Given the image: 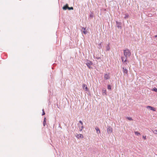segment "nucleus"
<instances>
[{
  "mask_svg": "<svg viewBox=\"0 0 157 157\" xmlns=\"http://www.w3.org/2000/svg\"><path fill=\"white\" fill-rule=\"evenodd\" d=\"M124 54L125 57L122 56L121 59L122 63L125 65L127 64L129 62L127 60V58L130 56L131 52L129 49H126L124 50Z\"/></svg>",
  "mask_w": 157,
  "mask_h": 157,
  "instance_id": "1",
  "label": "nucleus"
},
{
  "mask_svg": "<svg viewBox=\"0 0 157 157\" xmlns=\"http://www.w3.org/2000/svg\"><path fill=\"white\" fill-rule=\"evenodd\" d=\"M107 132L108 134H110L113 132V128L110 126H107Z\"/></svg>",
  "mask_w": 157,
  "mask_h": 157,
  "instance_id": "2",
  "label": "nucleus"
},
{
  "mask_svg": "<svg viewBox=\"0 0 157 157\" xmlns=\"http://www.w3.org/2000/svg\"><path fill=\"white\" fill-rule=\"evenodd\" d=\"M86 64L89 68H90V66L92 64V63L89 60H87L86 62Z\"/></svg>",
  "mask_w": 157,
  "mask_h": 157,
  "instance_id": "3",
  "label": "nucleus"
},
{
  "mask_svg": "<svg viewBox=\"0 0 157 157\" xmlns=\"http://www.w3.org/2000/svg\"><path fill=\"white\" fill-rule=\"evenodd\" d=\"M75 136L78 139H79L80 138H83V135L82 134H78L77 133H76Z\"/></svg>",
  "mask_w": 157,
  "mask_h": 157,
  "instance_id": "4",
  "label": "nucleus"
},
{
  "mask_svg": "<svg viewBox=\"0 0 157 157\" xmlns=\"http://www.w3.org/2000/svg\"><path fill=\"white\" fill-rule=\"evenodd\" d=\"M116 26L117 28H121V22H118L117 21H116Z\"/></svg>",
  "mask_w": 157,
  "mask_h": 157,
  "instance_id": "5",
  "label": "nucleus"
},
{
  "mask_svg": "<svg viewBox=\"0 0 157 157\" xmlns=\"http://www.w3.org/2000/svg\"><path fill=\"white\" fill-rule=\"evenodd\" d=\"M147 109L149 108L150 110H152L153 111H155L156 109H155L153 107H151V106H148L147 107Z\"/></svg>",
  "mask_w": 157,
  "mask_h": 157,
  "instance_id": "6",
  "label": "nucleus"
},
{
  "mask_svg": "<svg viewBox=\"0 0 157 157\" xmlns=\"http://www.w3.org/2000/svg\"><path fill=\"white\" fill-rule=\"evenodd\" d=\"M82 88L85 89V91H87L88 90V89L86 85L85 84H83L82 86Z\"/></svg>",
  "mask_w": 157,
  "mask_h": 157,
  "instance_id": "7",
  "label": "nucleus"
},
{
  "mask_svg": "<svg viewBox=\"0 0 157 157\" xmlns=\"http://www.w3.org/2000/svg\"><path fill=\"white\" fill-rule=\"evenodd\" d=\"M122 71L124 74H127L128 70L126 68L123 67L122 68Z\"/></svg>",
  "mask_w": 157,
  "mask_h": 157,
  "instance_id": "8",
  "label": "nucleus"
},
{
  "mask_svg": "<svg viewBox=\"0 0 157 157\" xmlns=\"http://www.w3.org/2000/svg\"><path fill=\"white\" fill-rule=\"evenodd\" d=\"M81 31L84 34H86L87 33V32L86 30V29L84 27H82L81 29Z\"/></svg>",
  "mask_w": 157,
  "mask_h": 157,
  "instance_id": "9",
  "label": "nucleus"
},
{
  "mask_svg": "<svg viewBox=\"0 0 157 157\" xmlns=\"http://www.w3.org/2000/svg\"><path fill=\"white\" fill-rule=\"evenodd\" d=\"M110 78L109 75L108 74H105V75L104 78L105 79L107 80L109 79Z\"/></svg>",
  "mask_w": 157,
  "mask_h": 157,
  "instance_id": "10",
  "label": "nucleus"
},
{
  "mask_svg": "<svg viewBox=\"0 0 157 157\" xmlns=\"http://www.w3.org/2000/svg\"><path fill=\"white\" fill-rule=\"evenodd\" d=\"M102 94L103 95H107V93L106 92V90L105 89L103 88L102 90Z\"/></svg>",
  "mask_w": 157,
  "mask_h": 157,
  "instance_id": "11",
  "label": "nucleus"
},
{
  "mask_svg": "<svg viewBox=\"0 0 157 157\" xmlns=\"http://www.w3.org/2000/svg\"><path fill=\"white\" fill-rule=\"evenodd\" d=\"M68 4H66L65 6H64L63 7V10H66L67 9H68Z\"/></svg>",
  "mask_w": 157,
  "mask_h": 157,
  "instance_id": "12",
  "label": "nucleus"
},
{
  "mask_svg": "<svg viewBox=\"0 0 157 157\" xmlns=\"http://www.w3.org/2000/svg\"><path fill=\"white\" fill-rule=\"evenodd\" d=\"M95 129L96 130L97 133L99 134L100 133V132L99 128L97 127L95 128Z\"/></svg>",
  "mask_w": 157,
  "mask_h": 157,
  "instance_id": "13",
  "label": "nucleus"
},
{
  "mask_svg": "<svg viewBox=\"0 0 157 157\" xmlns=\"http://www.w3.org/2000/svg\"><path fill=\"white\" fill-rule=\"evenodd\" d=\"M110 47L109 46V44L106 47V50L107 51H109L110 50Z\"/></svg>",
  "mask_w": 157,
  "mask_h": 157,
  "instance_id": "14",
  "label": "nucleus"
},
{
  "mask_svg": "<svg viewBox=\"0 0 157 157\" xmlns=\"http://www.w3.org/2000/svg\"><path fill=\"white\" fill-rule=\"evenodd\" d=\"M46 118L45 117L44 119V120L43 121V125L44 126H45V125L46 124Z\"/></svg>",
  "mask_w": 157,
  "mask_h": 157,
  "instance_id": "15",
  "label": "nucleus"
},
{
  "mask_svg": "<svg viewBox=\"0 0 157 157\" xmlns=\"http://www.w3.org/2000/svg\"><path fill=\"white\" fill-rule=\"evenodd\" d=\"M98 48L101 49L102 47V42H101L99 44H98Z\"/></svg>",
  "mask_w": 157,
  "mask_h": 157,
  "instance_id": "16",
  "label": "nucleus"
},
{
  "mask_svg": "<svg viewBox=\"0 0 157 157\" xmlns=\"http://www.w3.org/2000/svg\"><path fill=\"white\" fill-rule=\"evenodd\" d=\"M125 17H124V19H127L128 18V17H129V15L127 14V13H126L125 14Z\"/></svg>",
  "mask_w": 157,
  "mask_h": 157,
  "instance_id": "17",
  "label": "nucleus"
},
{
  "mask_svg": "<svg viewBox=\"0 0 157 157\" xmlns=\"http://www.w3.org/2000/svg\"><path fill=\"white\" fill-rule=\"evenodd\" d=\"M135 133L136 135L137 136H139L140 135V133L137 131L135 132Z\"/></svg>",
  "mask_w": 157,
  "mask_h": 157,
  "instance_id": "18",
  "label": "nucleus"
},
{
  "mask_svg": "<svg viewBox=\"0 0 157 157\" xmlns=\"http://www.w3.org/2000/svg\"><path fill=\"white\" fill-rule=\"evenodd\" d=\"M83 128H84L83 126V125H82V126H81V128H80V127L79 128V131H82V129H83Z\"/></svg>",
  "mask_w": 157,
  "mask_h": 157,
  "instance_id": "19",
  "label": "nucleus"
},
{
  "mask_svg": "<svg viewBox=\"0 0 157 157\" xmlns=\"http://www.w3.org/2000/svg\"><path fill=\"white\" fill-rule=\"evenodd\" d=\"M107 88L108 90H111V86L109 85H108Z\"/></svg>",
  "mask_w": 157,
  "mask_h": 157,
  "instance_id": "20",
  "label": "nucleus"
},
{
  "mask_svg": "<svg viewBox=\"0 0 157 157\" xmlns=\"http://www.w3.org/2000/svg\"><path fill=\"white\" fill-rule=\"evenodd\" d=\"M42 115H44L45 114V113L44 109H43L42 110Z\"/></svg>",
  "mask_w": 157,
  "mask_h": 157,
  "instance_id": "21",
  "label": "nucleus"
},
{
  "mask_svg": "<svg viewBox=\"0 0 157 157\" xmlns=\"http://www.w3.org/2000/svg\"><path fill=\"white\" fill-rule=\"evenodd\" d=\"M153 133L157 135V130H155L153 131Z\"/></svg>",
  "mask_w": 157,
  "mask_h": 157,
  "instance_id": "22",
  "label": "nucleus"
},
{
  "mask_svg": "<svg viewBox=\"0 0 157 157\" xmlns=\"http://www.w3.org/2000/svg\"><path fill=\"white\" fill-rule=\"evenodd\" d=\"M73 8L72 7H68V10H73Z\"/></svg>",
  "mask_w": 157,
  "mask_h": 157,
  "instance_id": "23",
  "label": "nucleus"
},
{
  "mask_svg": "<svg viewBox=\"0 0 157 157\" xmlns=\"http://www.w3.org/2000/svg\"><path fill=\"white\" fill-rule=\"evenodd\" d=\"M127 118L128 119V120L130 121H132V118L130 117H127Z\"/></svg>",
  "mask_w": 157,
  "mask_h": 157,
  "instance_id": "24",
  "label": "nucleus"
},
{
  "mask_svg": "<svg viewBox=\"0 0 157 157\" xmlns=\"http://www.w3.org/2000/svg\"><path fill=\"white\" fill-rule=\"evenodd\" d=\"M152 90H153L155 92H157V89L156 88H154Z\"/></svg>",
  "mask_w": 157,
  "mask_h": 157,
  "instance_id": "25",
  "label": "nucleus"
},
{
  "mask_svg": "<svg viewBox=\"0 0 157 157\" xmlns=\"http://www.w3.org/2000/svg\"><path fill=\"white\" fill-rule=\"evenodd\" d=\"M143 138L144 139V140H146L147 139V138H146V136H143Z\"/></svg>",
  "mask_w": 157,
  "mask_h": 157,
  "instance_id": "26",
  "label": "nucleus"
},
{
  "mask_svg": "<svg viewBox=\"0 0 157 157\" xmlns=\"http://www.w3.org/2000/svg\"><path fill=\"white\" fill-rule=\"evenodd\" d=\"M79 122L81 124V125H83V123L82 122V121H79Z\"/></svg>",
  "mask_w": 157,
  "mask_h": 157,
  "instance_id": "27",
  "label": "nucleus"
},
{
  "mask_svg": "<svg viewBox=\"0 0 157 157\" xmlns=\"http://www.w3.org/2000/svg\"><path fill=\"white\" fill-rule=\"evenodd\" d=\"M93 13H91V14H90V17H92H92H93Z\"/></svg>",
  "mask_w": 157,
  "mask_h": 157,
  "instance_id": "28",
  "label": "nucleus"
},
{
  "mask_svg": "<svg viewBox=\"0 0 157 157\" xmlns=\"http://www.w3.org/2000/svg\"><path fill=\"white\" fill-rule=\"evenodd\" d=\"M155 37H157V35H155Z\"/></svg>",
  "mask_w": 157,
  "mask_h": 157,
  "instance_id": "29",
  "label": "nucleus"
},
{
  "mask_svg": "<svg viewBox=\"0 0 157 157\" xmlns=\"http://www.w3.org/2000/svg\"><path fill=\"white\" fill-rule=\"evenodd\" d=\"M79 124H78V126L79 127Z\"/></svg>",
  "mask_w": 157,
  "mask_h": 157,
  "instance_id": "30",
  "label": "nucleus"
}]
</instances>
